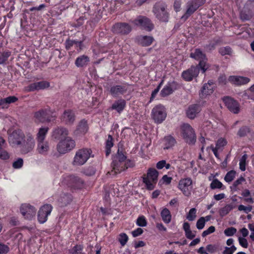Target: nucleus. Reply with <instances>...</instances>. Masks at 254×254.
<instances>
[{"label": "nucleus", "mask_w": 254, "mask_h": 254, "mask_svg": "<svg viewBox=\"0 0 254 254\" xmlns=\"http://www.w3.org/2000/svg\"><path fill=\"white\" fill-rule=\"evenodd\" d=\"M9 155L8 153L3 150L2 148L0 147V159L2 160H7L9 159Z\"/></svg>", "instance_id": "58"}, {"label": "nucleus", "mask_w": 254, "mask_h": 254, "mask_svg": "<svg viewBox=\"0 0 254 254\" xmlns=\"http://www.w3.org/2000/svg\"><path fill=\"white\" fill-rule=\"evenodd\" d=\"M126 106V102L125 100L120 99L116 101L112 104V110L117 111L119 113H121L125 109Z\"/></svg>", "instance_id": "32"}, {"label": "nucleus", "mask_w": 254, "mask_h": 254, "mask_svg": "<svg viewBox=\"0 0 254 254\" xmlns=\"http://www.w3.org/2000/svg\"><path fill=\"white\" fill-rule=\"evenodd\" d=\"M227 144V140L223 137H220L218 139L216 142V146L214 147L220 150H223L224 146Z\"/></svg>", "instance_id": "41"}, {"label": "nucleus", "mask_w": 254, "mask_h": 254, "mask_svg": "<svg viewBox=\"0 0 254 254\" xmlns=\"http://www.w3.org/2000/svg\"><path fill=\"white\" fill-rule=\"evenodd\" d=\"M111 135L109 134L108 138L106 142L105 149H106V155L108 156L111 153Z\"/></svg>", "instance_id": "50"}, {"label": "nucleus", "mask_w": 254, "mask_h": 254, "mask_svg": "<svg viewBox=\"0 0 254 254\" xmlns=\"http://www.w3.org/2000/svg\"><path fill=\"white\" fill-rule=\"evenodd\" d=\"M126 152L122 147H119L118 151L112 161V172L115 174L120 173L129 168L134 166V162L127 159Z\"/></svg>", "instance_id": "1"}, {"label": "nucleus", "mask_w": 254, "mask_h": 254, "mask_svg": "<svg viewBox=\"0 0 254 254\" xmlns=\"http://www.w3.org/2000/svg\"><path fill=\"white\" fill-rule=\"evenodd\" d=\"M158 175L159 173L155 168H149L148 169L146 175H144L142 177V182L147 190H152L155 188Z\"/></svg>", "instance_id": "3"}, {"label": "nucleus", "mask_w": 254, "mask_h": 254, "mask_svg": "<svg viewBox=\"0 0 254 254\" xmlns=\"http://www.w3.org/2000/svg\"><path fill=\"white\" fill-rule=\"evenodd\" d=\"M23 165V160L22 158H19L13 162L12 167L14 169H20Z\"/></svg>", "instance_id": "54"}, {"label": "nucleus", "mask_w": 254, "mask_h": 254, "mask_svg": "<svg viewBox=\"0 0 254 254\" xmlns=\"http://www.w3.org/2000/svg\"><path fill=\"white\" fill-rule=\"evenodd\" d=\"M9 249L7 246L0 243V254H5L8 252Z\"/></svg>", "instance_id": "62"}, {"label": "nucleus", "mask_w": 254, "mask_h": 254, "mask_svg": "<svg viewBox=\"0 0 254 254\" xmlns=\"http://www.w3.org/2000/svg\"><path fill=\"white\" fill-rule=\"evenodd\" d=\"M200 69V67L197 65H191L190 68L182 72V77L186 81H191L198 75Z\"/></svg>", "instance_id": "13"}, {"label": "nucleus", "mask_w": 254, "mask_h": 254, "mask_svg": "<svg viewBox=\"0 0 254 254\" xmlns=\"http://www.w3.org/2000/svg\"><path fill=\"white\" fill-rule=\"evenodd\" d=\"M222 42V39L221 37H214L210 41L209 44L204 46V48L206 52H211L214 50L216 48V47L220 45Z\"/></svg>", "instance_id": "30"}, {"label": "nucleus", "mask_w": 254, "mask_h": 254, "mask_svg": "<svg viewBox=\"0 0 254 254\" xmlns=\"http://www.w3.org/2000/svg\"><path fill=\"white\" fill-rule=\"evenodd\" d=\"M178 189L186 196H189L191 194L192 190V182L190 178L181 179L178 184Z\"/></svg>", "instance_id": "12"}, {"label": "nucleus", "mask_w": 254, "mask_h": 254, "mask_svg": "<svg viewBox=\"0 0 254 254\" xmlns=\"http://www.w3.org/2000/svg\"><path fill=\"white\" fill-rule=\"evenodd\" d=\"M250 81V78L244 76L231 75L228 78V81L236 85H245Z\"/></svg>", "instance_id": "25"}, {"label": "nucleus", "mask_w": 254, "mask_h": 254, "mask_svg": "<svg viewBox=\"0 0 254 254\" xmlns=\"http://www.w3.org/2000/svg\"><path fill=\"white\" fill-rule=\"evenodd\" d=\"M167 4L161 1L157 2L153 7V12L155 17L161 22H167L169 20V13Z\"/></svg>", "instance_id": "4"}, {"label": "nucleus", "mask_w": 254, "mask_h": 254, "mask_svg": "<svg viewBox=\"0 0 254 254\" xmlns=\"http://www.w3.org/2000/svg\"><path fill=\"white\" fill-rule=\"evenodd\" d=\"M215 86L213 80H209L207 83L203 84L202 87L200 95L201 98H204L207 95H211L214 91Z\"/></svg>", "instance_id": "23"}, {"label": "nucleus", "mask_w": 254, "mask_h": 254, "mask_svg": "<svg viewBox=\"0 0 254 254\" xmlns=\"http://www.w3.org/2000/svg\"><path fill=\"white\" fill-rule=\"evenodd\" d=\"M151 117L155 123H162L167 117L166 108L161 104L155 106L152 110Z\"/></svg>", "instance_id": "8"}, {"label": "nucleus", "mask_w": 254, "mask_h": 254, "mask_svg": "<svg viewBox=\"0 0 254 254\" xmlns=\"http://www.w3.org/2000/svg\"><path fill=\"white\" fill-rule=\"evenodd\" d=\"M95 173V169L93 167H89L84 171V173L87 176L93 175Z\"/></svg>", "instance_id": "60"}, {"label": "nucleus", "mask_w": 254, "mask_h": 254, "mask_svg": "<svg viewBox=\"0 0 254 254\" xmlns=\"http://www.w3.org/2000/svg\"><path fill=\"white\" fill-rule=\"evenodd\" d=\"M172 180V177H169L167 175H165L162 177L160 182L162 181L163 184H165V185H169L171 183Z\"/></svg>", "instance_id": "61"}, {"label": "nucleus", "mask_w": 254, "mask_h": 254, "mask_svg": "<svg viewBox=\"0 0 254 254\" xmlns=\"http://www.w3.org/2000/svg\"><path fill=\"white\" fill-rule=\"evenodd\" d=\"M250 132V128L247 126L241 127L237 132V135L241 137H244L247 135V133Z\"/></svg>", "instance_id": "48"}, {"label": "nucleus", "mask_w": 254, "mask_h": 254, "mask_svg": "<svg viewBox=\"0 0 254 254\" xmlns=\"http://www.w3.org/2000/svg\"><path fill=\"white\" fill-rule=\"evenodd\" d=\"M248 158V155L246 154H244L240 160L239 168L242 171L246 170V160Z\"/></svg>", "instance_id": "46"}, {"label": "nucleus", "mask_w": 254, "mask_h": 254, "mask_svg": "<svg viewBox=\"0 0 254 254\" xmlns=\"http://www.w3.org/2000/svg\"><path fill=\"white\" fill-rule=\"evenodd\" d=\"M233 209L232 206L230 204H227L219 210V215L223 217L227 215Z\"/></svg>", "instance_id": "43"}, {"label": "nucleus", "mask_w": 254, "mask_h": 254, "mask_svg": "<svg viewBox=\"0 0 254 254\" xmlns=\"http://www.w3.org/2000/svg\"><path fill=\"white\" fill-rule=\"evenodd\" d=\"M49 128L48 127H42L39 129V131L36 135L37 141L45 140L46 135L48 133Z\"/></svg>", "instance_id": "36"}, {"label": "nucleus", "mask_w": 254, "mask_h": 254, "mask_svg": "<svg viewBox=\"0 0 254 254\" xmlns=\"http://www.w3.org/2000/svg\"><path fill=\"white\" fill-rule=\"evenodd\" d=\"M128 240L127 235L125 233H121L118 237V241L122 246L124 247L126 245Z\"/></svg>", "instance_id": "44"}, {"label": "nucleus", "mask_w": 254, "mask_h": 254, "mask_svg": "<svg viewBox=\"0 0 254 254\" xmlns=\"http://www.w3.org/2000/svg\"><path fill=\"white\" fill-rule=\"evenodd\" d=\"M37 151L38 153L45 155H47L50 150L49 144L46 140L37 141Z\"/></svg>", "instance_id": "28"}, {"label": "nucleus", "mask_w": 254, "mask_h": 254, "mask_svg": "<svg viewBox=\"0 0 254 254\" xmlns=\"http://www.w3.org/2000/svg\"><path fill=\"white\" fill-rule=\"evenodd\" d=\"M75 146V142L71 137H66L62 139L57 145V150L60 154H65L71 151Z\"/></svg>", "instance_id": "7"}, {"label": "nucleus", "mask_w": 254, "mask_h": 254, "mask_svg": "<svg viewBox=\"0 0 254 254\" xmlns=\"http://www.w3.org/2000/svg\"><path fill=\"white\" fill-rule=\"evenodd\" d=\"M196 209L195 208H191L187 216V218L190 221L194 220L196 217Z\"/></svg>", "instance_id": "53"}, {"label": "nucleus", "mask_w": 254, "mask_h": 254, "mask_svg": "<svg viewBox=\"0 0 254 254\" xmlns=\"http://www.w3.org/2000/svg\"><path fill=\"white\" fill-rule=\"evenodd\" d=\"M83 250V247L81 245H76L69 250L70 254H80Z\"/></svg>", "instance_id": "51"}, {"label": "nucleus", "mask_w": 254, "mask_h": 254, "mask_svg": "<svg viewBox=\"0 0 254 254\" xmlns=\"http://www.w3.org/2000/svg\"><path fill=\"white\" fill-rule=\"evenodd\" d=\"M205 2V0H190L187 3V10L182 16L181 19L186 20L200 6Z\"/></svg>", "instance_id": "9"}, {"label": "nucleus", "mask_w": 254, "mask_h": 254, "mask_svg": "<svg viewBox=\"0 0 254 254\" xmlns=\"http://www.w3.org/2000/svg\"><path fill=\"white\" fill-rule=\"evenodd\" d=\"M88 126L87 121L83 119L79 122L74 133L76 135H83L88 131Z\"/></svg>", "instance_id": "26"}, {"label": "nucleus", "mask_w": 254, "mask_h": 254, "mask_svg": "<svg viewBox=\"0 0 254 254\" xmlns=\"http://www.w3.org/2000/svg\"><path fill=\"white\" fill-rule=\"evenodd\" d=\"M71 200L70 195L64 194L59 198L58 201L62 206H65L68 204Z\"/></svg>", "instance_id": "38"}, {"label": "nucleus", "mask_w": 254, "mask_h": 254, "mask_svg": "<svg viewBox=\"0 0 254 254\" xmlns=\"http://www.w3.org/2000/svg\"><path fill=\"white\" fill-rule=\"evenodd\" d=\"M143 232L142 229L141 228H137L135 230L132 231L131 234L133 237H137L141 235Z\"/></svg>", "instance_id": "64"}, {"label": "nucleus", "mask_w": 254, "mask_h": 254, "mask_svg": "<svg viewBox=\"0 0 254 254\" xmlns=\"http://www.w3.org/2000/svg\"><path fill=\"white\" fill-rule=\"evenodd\" d=\"M133 23L140 27L142 29L150 32L152 31L154 27V24L151 20L148 17L140 15L132 21Z\"/></svg>", "instance_id": "10"}, {"label": "nucleus", "mask_w": 254, "mask_h": 254, "mask_svg": "<svg viewBox=\"0 0 254 254\" xmlns=\"http://www.w3.org/2000/svg\"><path fill=\"white\" fill-rule=\"evenodd\" d=\"M246 180L243 177H240L239 179L236 180L232 186L230 187V189L232 190L237 191V187L242 184L243 182H245Z\"/></svg>", "instance_id": "45"}, {"label": "nucleus", "mask_w": 254, "mask_h": 254, "mask_svg": "<svg viewBox=\"0 0 254 254\" xmlns=\"http://www.w3.org/2000/svg\"><path fill=\"white\" fill-rule=\"evenodd\" d=\"M178 86V83L175 81L168 82L161 91V95L162 97H166L172 94L175 90L177 89Z\"/></svg>", "instance_id": "24"}, {"label": "nucleus", "mask_w": 254, "mask_h": 254, "mask_svg": "<svg viewBox=\"0 0 254 254\" xmlns=\"http://www.w3.org/2000/svg\"><path fill=\"white\" fill-rule=\"evenodd\" d=\"M182 136L189 144H195L196 136L193 128L189 124H184L181 127Z\"/></svg>", "instance_id": "5"}, {"label": "nucleus", "mask_w": 254, "mask_h": 254, "mask_svg": "<svg viewBox=\"0 0 254 254\" xmlns=\"http://www.w3.org/2000/svg\"><path fill=\"white\" fill-rule=\"evenodd\" d=\"M127 88L126 86L116 85L112 86V95L119 96L123 95L127 92Z\"/></svg>", "instance_id": "34"}, {"label": "nucleus", "mask_w": 254, "mask_h": 254, "mask_svg": "<svg viewBox=\"0 0 254 254\" xmlns=\"http://www.w3.org/2000/svg\"><path fill=\"white\" fill-rule=\"evenodd\" d=\"M52 209V206L49 204H45L40 208L38 213V220L40 223L43 224L47 221Z\"/></svg>", "instance_id": "16"}, {"label": "nucleus", "mask_w": 254, "mask_h": 254, "mask_svg": "<svg viewBox=\"0 0 254 254\" xmlns=\"http://www.w3.org/2000/svg\"><path fill=\"white\" fill-rule=\"evenodd\" d=\"M215 231V228L213 226H210L207 230L204 231L202 233V236L205 237L206 236L213 233Z\"/></svg>", "instance_id": "59"}, {"label": "nucleus", "mask_w": 254, "mask_h": 254, "mask_svg": "<svg viewBox=\"0 0 254 254\" xmlns=\"http://www.w3.org/2000/svg\"><path fill=\"white\" fill-rule=\"evenodd\" d=\"M228 81V79H227L226 76L225 74L220 75L218 78V83L221 85H226Z\"/></svg>", "instance_id": "57"}, {"label": "nucleus", "mask_w": 254, "mask_h": 254, "mask_svg": "<svg viewBox=\"0 0 254 254\" xmlns=\"http://www.w3.org/2000/svg\"><path fill=\"white\" fill-rule=\"evenodd\" d=\"M161 216L162 220L165 223H169L172 219V215L169 210L167 208H164L161 212Z\"/></svg>", "instance_id": "35"}, {"label": "nucleus", "mask_w": 254, "mask_h": 254, "mask_svg": "<svg viewBox=\"0 0 254 254\" xmlns=\"http://www.w3.org/2000/svg\"><path fill=\"white\" fill-rule=\"evenodd\" d=\"M210 187L212 190L216 189H222L224 190L225 188L223 184L217 179H215L212 181Z\"/></svg>", "instance_id": "39"}, {"label": "nucleus", "mask_w": 254, "mask_h": 254, "mask_svg": "<svg viewBox=\"0 0 254 254\" xmlns=\"http://www.w3.org/2000/svg\"><path fill=\"white\" fill-rule=\"evenodd\" d=\"M11 55V52L7 50L0 49V64H5Z\"/></svg>", "instance_id": "37"}, {"label": "nucleus", "mask_w": 254, "mask_h": 254, "mask_svg": "<svg viewBox=\"0 0 254 254\" xmlns=\"http://www.w3.org/2000/svg\"><path fill=\"white\" fill-rule=\"evenodd\" d=\"M136 224L140 227L146 226L147 225V221L145 217L143 215L139 216L136 220Z\"/></svg>", "instance_id": "52"}, {"label": "nucleus", "mask_w": 254, "mask_h": 254, "mask_svg": "<svg viewBox=\"0 0 254 254\" xmlns=\"http://www.w3.org/2000/svg\"><path fill=\"white\" fill-rule=\"evenodd\" d=\"M190 57L196 60L199 61V63L197 66L200 67L202 72L205 73L207 70L206 66V57L200 49H196L193 53H191Z\"/></svg>", "instance_id": "11"}, {"label": "nucleus", "mask_w": 254, "mask_h": 254, "mask_svg": "<svg viewBox=\"0 0 254 254\" xmlns=\"http://www.w3.org/2000/svg\"><path fill=\"white\" fill-rule=\"evenodd\" d=\"M87 249L90 250V253L94 251L96 252V254H100L101 248H100L99 246L97 245H96L95 247L89 246L87 247Z\"/></svg>", "instance_id": "63"}, {"label": "nucleus", "mask_w": 254, "mask_h": 254, "mask_svg": "<svg viewBox=\"0 0 254 254\" xmlns=\"http://www.w3.org/2000/svg\"><path fill=\"white\" fill-rule=\"evenodd\" d=\"M35 146V140L32 135H27L26 139L23 141L20 145V151L23 154H27L31 152Z\"/></svg>", "instance_id": "15"}, {"label": "nucleus", "mask_w": 254, "mask_h": 254, "mask_svg": "<svg viewBox=\"0 0 254 254\" xmlns=\"http://www.w3.org/2000/svg\"><path fill=\"white\" fill-rule=\"evenodd\" d=\"M56 118V115L50 108L41 109L34 114V119L36 123H50L55 121Z\"/></svg>", "instance_id": "2"}, {"label": "nucleus", "mask_w": 254, "mask_h": 254, "mask_svg": "<svg viewBox=\"0 0 254 254\" xmlns=\"http://www.w3.org/2000/svg\"><path fill=\"white\" fill-rule=\"evenodd\" d=\"M205 218H206V220L204 217H201L197 221L196 226L198 229L201 230L204 228L205 221H207L209 220L210 216H207Z\"/></svg>", "instance_id": "42"}, {"label": "nucleus", "mask_w": 254, "mask_h": 254, "mask_svg": "<svg viewBox=\"0 0 254 254\" xmlns=\"http://www.w3.org/2000/svg\"><path fill=\"white\" fill-rule=\"evenodd\" d=\"M201 111L200 106L198 104L190 105L186 111L187 116L190 119H193Z\"/></svg>", "instance_id": "27"}, {"label": "nucleus", "mask_w": 254, "mask_h": 254, "mask_svg": "<svg viewBox=\"0 0 254 254\" xmlns=\"http://www.w3.org/2000/svg\"><path fill=\"white\" fill-rule=\"evenodd\" d=\"M131 26L125 22L117 23L112 26V32L122 35H127L131 32Z\"/></svg>", "instance_id": "17"}, {"label": "nucleus", "mask_w": 254, "mask_h": 254, "mask_svg": "<svg viewBox=\"0 0 254 254\" xmlns=\"http://www.w3.org/2000/svg\"><path fill=\"white\" fill-rule=\"evenodd\" d=\"M24 134L20 130H15L9 137V143L20 146L24 139Z\"/></svg>", "instance_id": "19"}, {"label": "nucleus", "mask_w": 254, "mask_h": 254, "mask_svg": "<svg viewBox=\"0 0 254 254\" xmlns=\"http://www.w3.org/2000/svg\"><path fill=\"white\" fill-rule=\"evenodd\" d=\"M237 232V229L234 227H230L224 230V234L226 236H232Z\"/></svg>", "instance_id": "55"}, {"label": "nucleus", "mask_w": 254, "mask_h": 254, "mask_svg": "<svg viewBox=\"0 0 254 254\" xmlns=\"http://www.w3.org/2000/svg\"><path fill=\"white\" fill-rule=\"evenodd\" d=\"M61 121L66 125H72L75 120L74 112L70 109H66L64 111L61 116Z\"/></svg>", "instance_id": "20"}, {"label": "nucleus", "mask_w": 254, "mask_h": 254, "mask_svg": "<svg viewBox=\"0 0 254 254\" xmlns=\"http://www.w3.org/2000/svg\"><path fill=\"white\" fill-rule=\"evenodd\" d=\"M225 106L231 112L238 114L240 112V105L239 103L233 98L229 96H224L222 98Z\"/></svg>", "instance_id": "14"}, {"label": "nucleus", "mask_w": 254, "mask_h": 254, "mask_svg": "<svg viewBox=\"0 0 254 254\" xmlns=\"http://www.w3.org/2000/svg\"><path fill=\"white\" fill-rule=\"evenodd\" d=\"M164 149L172 148L177 143L175 138L171 135L165 136L164 138Z\"/></svg>", "instance_id": "31"}, {"label": "nucleus", "mask_w": 254, "mask_h": 254, "mask_svg": "<svg viewBox=\"0 0 254 254\" xmlns=\"http://www.w3.org/2000/svg\"><path fill=\"white\" fill-rule=\"evenodd\" d=\"M252 208L253 207L251 205L246 206L244 205L241 204L238 206V210L239 211H244L246 213L250 212L252 211Z\"/></svg>", "instance_id": "56"}, {"label": "nucleus", "mask_w": 254, "mask_h": 254, "mask_svg": "<svg viewBox=\"0 0 254 254\" xmlns=\"http://www.w3.org/2000/svg\"><path fill=\"white\" fill-rule=\"evenodd\" d=\"M232 49L229 46L221 47L218 49V52L221 56H231L232 53Z\"/></svg>", "instance_id": "40"}, {"label": "nucleus", "mask_w": 254, "mask_h": 254, "mask_svg": "<svg viewBox=\"0 0 254 254\" xmlns=\"http://www.w3.org/2000/svg\"><path fill=\"white\" fill-rule=\"evenodd\" d=\"M137 43L143 47L150 46L154 39L152 36L140 35L136 38Z\"/></svg>", "instance_id": "29"}, {"label": "nucleus", "mask_w": 254, "mask_h": 254, "mask_svg": "<svg viewBox=\"0 0 254 254\" xmlns=\"http://www.w3.org/2000/svg\"><path fill=\"white\" fill-rule=\"evenodd\" d=\"M50 86V83L46 81H41L34 82L25 88L27 92H32L35 90H44Z\"/></svg>", "instance_id": "21"}, {"label": "nucleus", "mask_w": 254, "mask_h": 254, "mask_svg": "<svg viewBox=\"0 0 254 254\" xmlns=\"http://www.w3.org/2000/svg\"><path fill=\"white\" fill-rule=\"evenodd\" d=\"M20 212L25 219L31 220L36 214V209L29 204H22L20 207Z\"/></svg>", "instance_id": "18"}, {"label": "nucleus", "mask_w": 254, "mask_h": 254, "mask_svg": "<svg viewBox=\"0 0 254 254\" xmlns=\"http://www.w3.org/2000/svg\"><path fill=\"white\" fill-rule=\"evenodd\" d=\"M89 61V58L88 56L82 55L76 58L75 64L78 67H81L86 66Z\"/></svg>", "instance_id": "33"}, {"label": "nucleus", "mask_w": 254, "mask_h": 254, "mask_svg": "<svg viewBox=\"0 0 254 254\" xmlns=\"http://www.w3.org/2000/svg\"><path fill=\"white\" fill-rule=\"evenodd\" d=\"M92 151L90 149L83 148L76 151L72 164L74 166H81L84 164L91 156Z\"/></svg>", "instance_id": "6"}, {"label": "nucleus", "mask_w": 254, "mask_h": 254, "mask_svg": "<svg viewBox=\"0 0 254 254\" xmlns=\"http://www.w3.org/2000/svg\"><path fill=\"white\" fill-rule=\"evenodd\" d=\"M2 100L3 101L4 105L5 106H7V104L16 102L18 100V98L14 96H10L6 98H3Z\"/></svg>", "instance_id": "49"}, {"label": "nucleus", "mask_w": 254, "mask_h": 254, "mask_svg": "<svg viewBox=\"0 0 254 254\" xmlns=\"http://www.w3.org/2000/svg\"><path fill=\"white\" fill-rule=\"evenodd\" d=\"M236 172L234 170H231L228 172L224 177V180L226 182H232L235 177Z\"/></svg>", "instance_id": "47"}, {"label": "nucleus", "mask_w": 254, "mask_h": 254, "mask_svg": "<svg viewBox=\"0 0 254 254\" xmlns=\"http://www.w3.org/2000/svg\"><path fill=\"white\" fill-rule=\"evenodd\" d=\"M68 129L63 127H58L54 128L52 132V137L57 140H62L68 137Z\"/></svg>", "instance_id": "22"}]
</instances>
